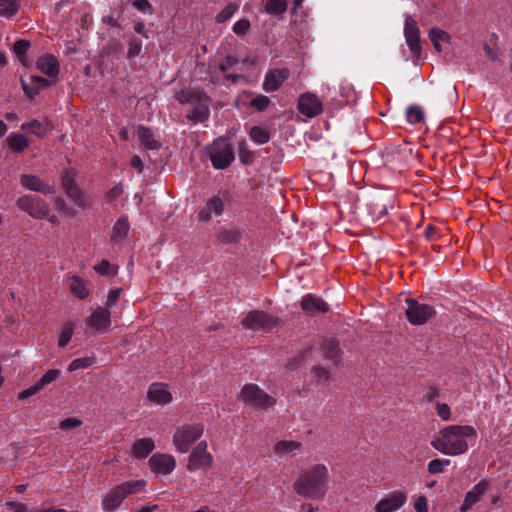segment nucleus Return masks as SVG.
<instances>
[{"mask_svg": "<svg viewBox=\"0 0 512 512\" xmlns=\"http://www.w3.org/2000/svg\"><path fill=\"white\" fill-rule=\"evenodd\" d=\"M477 438V432L470 425H449L442 428L431 440V446L448 456H458L469 449L468 442Z\"/></svg>", "mask_w": 512, "mask_h": 512, "instance_id": "1", "label": "nucleus"}, {"mask_svg": "<svg viewBox=\"0 0 512 512\" xmlns=\"http://www.w3.org/2000/svg\"><path fill=\"white\" fill-rule=\"evenodd\" d=\"M329 487L326 465L317 463L303 470L293 484L294 491L305 498L323 499Z\"/></svg>", "mask_w": 512, "mask_h": 512, "instance_id": "2", "label": "nucleus"}, {"mask_svg": "<svg viewBox=\"0 0 512 512\" xmlns=\"http://www.w3.org/2000/svg\"><path fill=\"white\" fill-rule=\"evenodd\" d=\"M147 482L145 480H131L123 482L110 489L101 501L102 509L105 512H115L124 499L132 494L144 491Z\"/></svg>", "mask_w": 512, "mask_h": 512, "instance_id": "3", "label": "nucleus"}, {"mask_svg": "<svg viewBox=\"0 0 512 512\" xmlns=\"http://www.w3.org/2000/svg\"><path fill=\"white\" fill-rule=\"evenodd\" d=\"M177 100L184 104L189 103L193 106L188 112L187 117L195 123L204 122L209 117L208 96L201 91L183 90L177 93Z\"/></svg>", "mask_w": 512, "mask_h": 512, "instance_id": "4", "label": "nucleus"}, {"mask_svg": "<svg viewBox=\"0 0 512 512\" xmlns=\"http://www.w3.org/2000/svg\"><path fill=\"white\" fill-rule=\"evenodd\" d=\"M204 433L202 423H186L176 428L173 434V444L176 451L187 453Z\"/></svg>", "mask_w": 512, "mask_h": 512, "instance_id": "5", "label": "nucleus"}, {"mask_svg": "<svg viewBox=\"0 0 512 512\" xmlns=\"http://www.w3.org/2000/svg\"><path fill=\"white\" fill-rule=\"evenodd\" d=\"M206 151L212 166L218 170L229 167L235 159L232 145L223 137L213 141Z\"/></svg>", "mask_w": 512, "mask_h": 512, "instance_id": "6", "label": "nucleus"}, {"mask_svg": "<svg viewBox=\"0 0 512 512\" xmlns=\"http://www.w3.org/2000/svg\"><path fill=\"white\" fill-rule=\"evenodd\" d=\"M238 399L246 406L261 410H266L276 404V399L256 384L244 385Z\"/></svg>", "mask_w": 512, "mask_h": 512, "instance_id": "7", "label": "nucleus"}, {"mask_svg": "<svg viewBox=\"0 0 512 512\" xmlns=\"http://www.w3.org/2000/svg\"><path fill=\"white\" fill-rule=\"evenodd\" d=\"M405 315L409 323L420 326L432 319L436 311L433 306L420 302L416 299H406Z\"/></svg>", "mask_w": 512, "mask_h": 512, "instance_id": "8", "label": "nucleus"}, {"mask_svg": "<svg viewBox=\"0 0 512 512\" xmlns=\"http://www.w3.org/2000/svg\"><path fill=\"white\" fill-rule=\"evenodd\" d=\"M212 464L213 456L208 451L207 442L200 441L191 449L186 467L189 472L207 471L212 467Z\"/></svg>", "mask_w": 512, "mask_h": 512, "instance_id": "9", "label": "nucleus"}, {"mask_svg": "<svg viewBox=\"0 0 512 512\" xmlns=\"http://www.w3.org/2000/svg\"><path fill=\"white\" fill-rule=\"evenodd\" d=\"M19 210L27 213L36 220H42L47 217L49 204L39 196L26 194L16 200Z\"/></svg>", "mask_w": 512, "mask_h": 512, "instance_id": "10", "label": "nucleus"}, {"mask_svg": "<svg viewBox=\"0 0 512 512\" xmlns=\"http://www.w3.org/2000/svg\"><path fill=\"white\" fill-rule=\"evenodd\" d=\"M246 329L270 331L278 324V319L260 310L250 311L241 321Z\"/></svg>", "mask_w": 512, "mask_h": 512, "instance_id": "11", "label": "nucleus"}, {"mask_svg": "<svg viewBox=\"0 0 512 512\" xmlns=\"http://www.w3.org/2000/svg\"><path fill=\"white\" fill-rule=\"evenodd\" d=\"M229 201V193L221 192L213 195L206 202L205 207L199 212V219L203 222H208L213 216H221L225 210V205Z\"/></svg>", "mask_w": 512, "mask_h": 512, "instance_id": "12", "label": "nucleus"}, {"mask_svg": "<svg viewBox=\"0 0 512 512\" xmlns=\"http://www.w3.org/2000/svg\"><path fill=\"white\" fill-rule=\"evenodd\" d=\"M75 177L76 174L73 170H65L62 174V187L75 205L84 209L87 207V202L81 190L75 184Z\"/></svg>", "mask_w": 512, "mask_h": 512, "instance_id": "13", "label": "nucleus"}, {"mask_svg": "<svg viewBox=\"0 0 512 512\" xmlns=\"http://www.w3.org/2000/svg\"><path fill=\"white\" fill-rule=\"evenodd\" d=\"M298 110L302 115L313 118L322 113L323 105L315 94L306 92L299 96Z\"/></svg>", "mask_w": 512, "mask_h": 512, "instance_id": "14", "label": "nucleus"}, {"mask_svg": "<svg viewBox=\"0 0 512 512\" xmlns=\"http://www.w3.org/2000/svg\"><path fill=\"white\" fill-rule=\"evenodd\" d=\"M404 35L412 55L419 57L421 54L420 31L416 21L411 16H406Z\"/></svg>", "mask_w": 512, "mask_h": 512, "instance_id": "15", "label": "nucleus"}, {"mask_svg": "<svg viewBox=\"0 0 512 512\" xmlns=\"http://www.w3.org/2000/svg\"><path fill=\"white\" fill-rule=\"evenodd\" d=\"M86 325L99 332H106L111 325V312L102 306L96 307L85 320Z\"/></svg>", "mask_w": 512, "mask_h": 512, "instance_id": "16", "label": "nucleus"}, {"mask_svg": "<svg viewBox=\"0 0 512 512\" xmlns=\"http://www.w3.org/2000/svg\"><path fill=\"white\" fill-rule=\"evenodd\" d=\"M407 501V494L404 491L396 490L383 497L376 505V512L398 511Z\"/></svg>", "mask_w": 512, "mask_h": 512, "instance_id": "17", "label": "nucleus"}, {"mask_svg": "<svg viewBox=\"0 0 512 512\" xmlns=\"http://www.w3.org/2000/svg\"><path fill=\"white\" fill-rule=\"evenodd\" d=\"M149 466L156 474L168 475L175 469L176 461L170 454L155 453L149 459Z\"/></svg>", "mask_w": 512, "mask_h": 512, "instance_id": "18", "label": "nucleus"}, {"mask_svg": "<svg viewBox=\"0 0 512 512\" xmlns=\"http://www.w3.org/2000/svg\"><path fill=\"white\" fill-rule=\"evenodd\" d=\"M147 398L156 405H167L173 401V395L164 383H152L147 391Z\"/></svg>", "mask_w": 512, "mask_h": 512, "instance_id": "19", "label": "nucleus"}, {"mask_svg": "<svg viewBox=\"0 0 512 512\" xmlns=\"http://www.w3.org/2000/svg\"><path fill=\"white\" fill-rule=\"evenodd\" d=\"M289 76L290 71L287 68L270 70L265 75L263 89L266 92L276 91L289 78Z\"/></svg>", "mask_w": 512, "mask_h": 512, "instance_id": "20", "label": "nucleus"}, {"mask_svg": "<svg viewBox=\"0 0 512 512\" xmlns=\"http://www.w3.org/2000/svg\"><path fill=\"white\" fill-rule=\"evenodd\" d=\"M490 487L489 481L486 479L481 480L465 495L463 504L460 507L461 512H467L480 498L488 491Z\"/></svg>", "mask_w": 512, "mask_h": 512, "instance_id": "21", "label": "nucleus"}, {"mask_svg": "<svg viewBox=\"0 0 512 512\" xmlns=\"http://www.w3.org/2000/svg\"><path fill=\"white\" fill-rule=\"evenodd\" d=\"M21 185L31 191L42 193V194H53L55 189L41 181V179L32 174H22L20 176Z\"/></svg>", "mask_w": 512, "mask_h": 512, "instance_id": "22", "label": "nucleus"}, {"mask_svg": "<svg viewBox=\"0 0 512 512\" xmlns=\"http://www.w3.org/2000/svg\"><path fill=\"white\" fill-rule=\"evenodd\" d=\"M21 84L24 93L29 98H34L38 95L43 87L49 86V80L40 76L30 75L28 78L21 77Z\"/></svg>", "mask_w": 512, "mask_h": 512, "instance_id": "23", "label": "nucleus"}, {"mask_svg": "<svg viewBox=\"0 0 512 512\" xmlns=\"http://www.w3.org/2000/svg\"><path fill=\"white\" fill-rule=\"evenodd\" d=\"M21 130L35 135L39 138L44 137L48 132L53 130V125L51 121L48 119H44L43 121L39 120H31L29 122L23 123L21 125Z\"/></svg>", "mask_w": 512, "mask_h": 512, "instance_id": "24", "label": "nucleus"}, {"mask_svg": "<svg viewBox=\"0 0 512 512\" xmlns=\"http://www.w3.org/2000/svg\"><path fill=\"white\" fill-rule=\"evenodd\" d=\"M301 308L308 314L325 313L328 311V305L319 297L311 294L305 295L301 300Z\"/></svg>", "mask_w": 512, "mask_h": 512, "instance_id": "25", "label": "nucleus"}, {"mask_svg": "<svg viewBox=\"0 0 512 512\" xmlns=\"http://www.w3.org/2000/svg\"><path fill=\"white\" fill-rule=\"evenodd\" d=\"M140 145L145 149L158 150L161 147L160 141L156 138L154 132L144 126H139L136 131Z\"/></svg>", "mask_w": 512, "mask_h": 512, "instance_id": "26", "label": "nucleus"}, {"mask_svg": "<svg viewBox=\"0 0 512 512\" xmlns=\"http://www.w3.org/2000/svg\"><path fill=\"white\" fill-rule=\"evenodd\" d=\"M37 68L49 77H55L59 73V62L55 56L45 54L38 58Z\"/></svg>", "mask_w": 512, "mask_h": 512, "instance_id": "27", "label": "nucleus"}, {"mask_svg": "<svg viewBox=\"0 0 512 512\" xmlns=\"http://www.w3.org/2000/svg\"><path fill=\"white\" fill-rule=\"evenodd\" d=\"M302 449V444L298 441L282 440L274 445L273 451L279 457L295 456Z\"/></svg>", "mask_w": 512, "mask_h": 512, "instance_id": "28", "label": "nucleus"}, {"mask_svg": "<svg viewBox=\"0 0 512 512\" xmlns=\"http://www.w3.org/2000/svg\"><path fill=\"white\" fill-rule=\"evenodd\" d=\"M155 448L154 441L151 438H141L133 444V454L136 458H146Z\"/></svg>", "mask_w": 512, "mask_h": 512, "instance_id": "29", "label": "nucleus"}, {"mask_svg": "<svg viewBox=\"0 0 512 512\" xmlns=\"http://www.w3.org/2000/svg\"><path fill=\"white\" fill-rule=\"evenodd\" d=\"M70 279L71 293L79 299H86L89 296L87 281L76 275H73Z\"/></svg>", "mask_w": 512, "mask_h": 512, "instance_id": "30", "label": "nucleus"}, {"mask_svg": "<svg viewBox=\"0 0 512 512\" xmlns=\"http://www.w3.org/2000/svg\"><path fill=\"white\" fill-rule=\"evenodd\" d=\"M242 233L236 228H222L217 233V240L222 244H234L241 240Z\"/></svg>", "mask_w": 512, "mask_h": 512, "instance_id": "31", "label": "nucleus"}, {"mask_svg": "<svg viewBox=\"0 0 512 512\" xmlns=\"http://www.w3.org/2000/svg\"><path fill=\"white\" fill-rule=\"evenodd\" d=\"M7 143L14 152H22L29 146L28 139L19 133H11L7 138Z\"/></svg>", "mask_w": 512, "mask_h": 512, "instance_id": "32", "label": "nucleus"}, {"mask_svg": "<svg viewBox=\"0 0 512 512\" xmlns=\"http://www.w3.org/2000/svg\"><path fill=\"white\" fill-rule=\"evenodd\" d=\"M129 228L128 219L125 217L119 218L112 229V240L118 241L125 238L128 234Z\"/></svg>", "mask_w": 512, "mask_h": 512, "instance_id": "33", "label": "nucleus"}, {"mask_svg": "<svg viewBox=\"0 0 512 512\" xmlns=\"http://www.w3.org/2000/svg\"><path fill=\"white\" fill-rule=\"evenodd\" d=\"M406 118H407V121L410 123V124H419V123H422L424 122V111L423 109L418 106V105H410L407 109H406Z\"/></svg>", "mask_w": 512, "mask_h": 512, "instance_id": "34", "label": "nucleus"}, {"mask_svg": "<svg viewBox=\"0 0 512 512\" xmlns=\"http://www.w3.org/2000/svg\"><path fill=\"white\" fill-rule=\"evenodd\" d=\"M19 9L17 0H0V16L12 18Z\"/></svg>", "mask_w": 512, "mask_h": 512, "instance_id": "35", "label": "nucleus"}, {"mask_svg": "<svg viewBox=\"0 0 512 512\" xmlns=\"http://www.w3.org/2000/svg\"><path fill=\"white\" fill-rule=\"evenodd\" d=\"M429 38L433 43L435 50L439 53L441 52V42H447L449 40V35L437 28H433L429 32Z\"/></svg>", "mask_w": 512, "mask_h": 512, "instance_id": "36", "label": "nucleus"}, {"mask_svg": "<svg viewBox=\"0 0 512 512\" xmlns=\"http://www.w3.org/2000/svg\"><path fill=\"white\" fill-rule=\"evenodd\" d=\"M323 351L327 359L332 360L334 364H338L340 350L337 342L333 340L326 341L323 345Z\"/></svg>", "mask_w": 512, "mask_h": 512, "instance_id": "37", "label": "nucleus"}, {"mask_svg": "<svg viewBox=\"0 0 512 512\" xmlns=\"http://www.w3.org/2000/svg\"><path fill=\"white\" fill-rule=\"evenodd\" d=\"M249 135L250 138L259 145L267 143L270 139L268 131L260 126H253Z\"/></svg>", "mask_w": 512, "mask_h": 512, "instance_id": "38", "label": "nucleus"}, {"mask_svg": "<svg viewBox=\"0 0 512 512\" xmlns=\"http://www.w3.org/2000/svg\"><path fill=\"white\" fill-rule=\"evenodd\" d=\"M60 374L61 371L59 369H50L39 379L38 382H36V384L40 390H43L46 386L57 380Z\"/></svg>", "mask_w": 512, "mask_h": 512, "instance_id": "39", "label": "nucleus"}, {"mask_svg": "<svg viewBox=\"0 0 512 512\" xmlns=\"http://www.w3.org/2000/svg\"><path fill=\"white\" fill-rule=\"evenodd\" d=\"M74 332V325L71 322H67L62 326L58 345L59 347H65L71 340Z\"/></svg>", "mask_w": 512, "mask_h": 512, "instance_id": "40", "label": "nucleus"}, {"mask_svg": "<svg viewBox=\"0 0 512 512\" xmlns=\"http://www.w3.org/2000/svg\"><path fill=\"white\" fill-rule=\"evenodd\" d=\"M266 11L270 14H282L287 9V1L286 0H267L266 3Z\"/></svg>", "mask_w": 512, "mask_h": 512, "instance_id": "41", "label": "nucleus"}, {"mask_svg": "<svg viewBox=\"0 0 512 512\" xmlns=\"http://www.w3.org/2000/svg\"><path fill=\"white\" fill-rule=\"evenodd\" d=\"M95 359L93 357H83L74 359L68 366V371L73 372L78 369H85L93 365Z\"/></svg>", "mask_w": 512, "mask_h": 512, "instance_id": "42", "label": "nucleus"}, {"mask_svg": "<svg viewBox=\"0 0 512 512\" xmlns=\"http://www.w3.org/2000/svg\"><path fill=\"white\" fill-rule=\"evenodd\" d=\"M238 10V5L235 3H229L227 6L224 7L223 10L216 16V21L218 23H225L228 21Z\"/></svg>", "mask_w": 512, "mask_h": 512, "instance_id": "43", "label": "nucleus"}, {"mask_svg": "<svg viewBox=\"0 0 512 512\" xmlns=\"http://www.w3.org/2000/svg\"><path fill=\"white\" fill-rule=\"evenodd\" d=\"M450 465L449 459H434L427 465V470L430 474H439L443 472L445 466Z\"/></svg>", "mask_w": 512, "mask_h": 512, "instance_id": "44", "label": "nucleus"}, {"mask_svg": "<svg viewBox=\"0 0 512 512\" xmlns=\"http://www.w3.org/2000/svg\"><path fill=\"white\" fill-rule=\"evenodd\" d=\"M142 50V41L139 38L132 37L128 42L127 57L134 58L140 54Z\"/></svg>", "mask_w": 512, "mask_h": 512, "instance_id": "45", "label": "nucleus"}, {"mask_svg": "<svg viewBox=\"0 0 512 512\" xmlns=\"http://www.w3.org/2000/svg\"><path fill=\"white\" fill-rule=\"evenodd\" d=\"M270 103V99L265 95H258L251 100V107L257 109L258 111L265 110Z\"/></svg>", "mask_w": 512, "mask_h": 512, "instance_id": "46", "label": "nucleus"}, {"mask_svg": "<svg viewBox=\"0 0 512 512\" xmlns=\"http://www.w3.org/2000/svg\"><path fill=\"white\" fill-rule=\"evenodd\" d=\"M122 291H123L122 288H115V289L110 290L107 295L105 308H107L109 310V308H112L113 306H115Z\"/></svg>", "mask_w": 512, "mask_h": 512, "instance_id": "47", "label": "nucleus"}, {"mask_svg": "<svg viewBox=\"0 0 512 512\" xmlns=\"http://www.w3.org/2000/svg\"><path fill=\"white\" fill-rule=\"evenodd\" d=\"M30 46V43L26 40H18L14 43V46H13V52L18 56V57H23L25 55V53L27 52L28 48ZM20 60L23 62V59L20 58Z\"/></svg>", "mask_w": 512, "mask_h": 512, "instance_id": "48", "label": "nucleus"}, {"mask_svg": "<svg viewBox=\"0 0 512 512\" xmlns=\"http://www.w3.org/2000/svg\"><path fill=\"white\" fill-rule=\"evenodd\" d=\"M132 4L144 14L151 15L153 13V7L148 0H134Z\"/></svg>", "mask_w": 512, "mask_h": 512, "instance_id": "49", "label": "nucleus"}, {"mask_svg": "<svg viewBox=\"0 0 512 512\" xmlns=\"http://www.w3.org/2000/svg\"><path fill=\"white\" fill-rule=\"evenodd\" d=\"M313 375L314 377L320 381V382H323V383H326L329 381L330 379V373L328 370H326L325 368L323 367H320V366H317V367H314L313 370Z\"/></svg>", "mask_w": 512, "mask_h": 512, "instance_id": "50", "label": "nucleus"}, {"mask_svg": "<svg viewBox=\"0 0 512 512\" xmlns=\"http://www.w3.org/2000/svg\"><path fill=\"white\" fill-rule=\"evenodd\" d=\"M94 270L101 275L114 274L111 264L107 260H102L99 264L94 266Z\"/></svg>", "mask_w": 512, "mask_h": 512, "instance_id": "51", "label": "nucleus"}, {"mask_svg": "<svg viewBox=\"0 0 512 512\" xmlns=\"http://www.w3.org/2000/svg\"><path fill=\"white\" fill-rule=\"evenodd\" d=\"M437 415L444 421H448L451 418L450 407L445 403L436 404Z\"/></svg>", "mask_w": 512, "mask_h": 512, "instance_id": "52", "label": "nucleus"}, {"mask_svg": "<svg viewBox=\"0 0 512 512\" xmlns=\"http://www.w3.org/2000/svg\"><path fill=\"white\" fill-rule=\"evenodd\" d=\"M123 193V186L121 184H117L114 187H112L109 191L106 193V200L108 202L115 201L118 199Z\"/></svg>", "mask_w": 512, "mask_h": 512, "instance_id": "53", "label": "nucleus"}, {"mask_svg": "<svg viewBox=\"0 0 512 512\" xmlns=\"http://www.w3.org/2000/svg\"><path fill=\"white\" fill-rule=\"evenodd\" d=\"M249 27H250L249 21L245 20V19H241V20H238L233 25V32L237 35H243L248 31Z\"/></svg>", "mask_w": 512, "mask_h": 512, "instance_id": "54", "label": "nucleus"}, {"mask_svg": "<svg viewBox=\"0 0 512 512\" xmlns=\"http://www.w3.org/2000/svg\"><path fill=\"white\" fill-rule=\"evenodd\" d=\"M82 424L78 418H67L60 422L59 427L63 430L77 428Z\"/></svg>", "mask_w": 512, "mask_h": 512, "instance_id": "55", "label": "nucleus"}, {"mask_svg": "<svg viewBox=\"0 0 512 512\" xmlns=\"http://www.w3.org/2000/svg\"><path fill=\"white\" fill-rule=\"evenodd\" d=\"M41 390L39 389V387L37 386V384L35 383L34 385H32L31 387L21 391L18 395V398L19 399H26L28 397H31L35 394H37L38 392H40Z\"/></svg>", "mask_w": 512, "mask_h": 512, "instance_id": "56", "label": "nucleus"}, {"mask_svg": "<svg viewBox=\"0 0 512 512\" xmlns=\"http://www.w3.org/2000/svg\"><path fill=\"white\" fill-rule=\"evenodd\" d=\"M55 208L64 214L70 215L71 211L69 207L66 205L65 200L61 197L55 199Z\"/></svg>", "mask_w": 512, "mask_h": 512, "instance_id": "57", "label": "nucleus"}, {"mask_svg": "<svg viewBox=\"0 0 512 512\" xmlns=\"http://www.w3.org/2000/svg\"><path fill=\"white\" fill-rule=\"evenodd\" d=\"M414 508L416 512H428L427 499L424 496H420L416 500Z\"/></svg>", "mask_w": 512, "mask_h": 512, "instance_id": "58", "label": "nucleus"}, {"mask_svg": "<svg viewBox=\"0 0 512 512\" xmlns=\"http://www.w3.org/2000/svg\"><path fill=\"white\" fill-rule=\"evenodd\" d=\"M237 63V59L231 56H228L224 62L220 65V70L223 73H226V71L231 68L233 65Z\"/></svg>", "mask_w": 512, "mask_h": 512, "instance_id": "59", "label": "nucleus"}, {"mask_svg": "<svg viewBox=\"0 0 512 512\" xmlns=\"http://www.w3.org/2000/svg\"><path fill=\"white\" fill-rule=\"evenodd\" d=\"M388 213L386 205L379 206L375 204V210L373 211V214L376 215L377 220H381L384 218Z\"/></svg>", "mask_w": 512, "mask_h": 512, "instance_id": "60", "label": "nucleus"}, {"mask_svg": "<svg viewBox=\"0 0 512 512\" xmlns=\"http://www.w3.org/2000/svg\"><path fill=\"white\" fill-rule=\"evenodd\" d=\"M131 166L135 168L139 173L143 171L144 165L141 158L138 155H134L131 159Z\"/></svg>", "mask_w": 512, "mask_h": 512, "instance_id": "61", "label": "nucleus"}, {"mask_svg": "<svg viewBox=\"0 0 512 512\" xmlns=\"http://www.w3.org/2000/svg\"><path fill=\"white\" fill-rule=\"evenodd\" d=\"M133 28L136 33L143 35L145 38H148L147 30L143 22H136Z\"/></svg>", "mask_w": 512, "mask_h": 512, "instance_id": "62", "label": "nucleus"}, {"mask_svg": "<svg viewBox=\"0 0 512 512\" xmlns=\"http://www.w3.org/2000/svg\"><path fill=\"white\" fill-rule=\"evenodd\" d=\"M44 219H46L49 223H51L53 226H58L60 221L58 219V217L54 214H50V208L48 207V213H47V217H44Z\"/></svg>", "mask_w": 512, "mask_h": 512, "instance_id": "63", "label": "nucleus"}, {"mask_svg": "<svg viewBox=\"0 0 512 512\" xmlns=\"http://www.w3.org/2000/svg\"><path fill=\"white\" fill-rule=\"evenodd\" d=\"M103 21L106 24L110 25V26H113V27H117L118 26V22H117V20L113 16L104 17Z\"/></svg>", "mask_w": 512, "mask_h": 512, "instance_id": "64", "label": "nucleus"}]
</instances>
